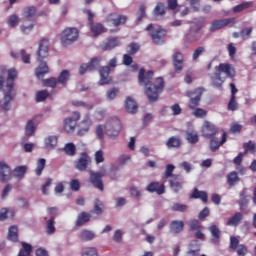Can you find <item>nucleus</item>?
<instances>
[{
	"mask_svg": "<svg viewBox=\"0 0 256 256\" xmlns=\"http://www.w3.org/2000/svg\"><path fill=\"white\" fill-rule=\"evenodd\" d=\"M153 75H155L153 70H149L145 73L144 68H141L138 73L139 85H143L145 87V95L151 103L159 101V95H161V93H163V89H165V80L163 77H158L154 82H151Z\"/></svg>",
	"mask_w": 256,
	"mask_h": 256,
	"instance_id": "nucleus-1",
	"label": "nucleus"
},
{
	"mask_svg": "<svg viewBox=\"0 0 256 256\" xmlns=\"http://www.w3.org/2000/svg\"><path fill=\"white\" fill-rule=\"evenodd\" d=\"M219 134V128L215 124L205 121L202 126V137L210 139L209 147L212 153L219 151V148L225 144V130H222L221 137H215Z\"/></svg>",
	"mask_w": 256,
	"mask_h": 256,
	"instance_id": "nucleus-2",
	"label": "nucleus"
},
{
	"mask_svg": "<svg viewBox=\"0 0 256 256\" xmlns=\"http://www.w3.org/2000/svg\"><path fill=\"white\" fill-rule=\"evenodd\" d=\"M37 61L39 62L38 67L35 69V75L38 79H41L49 73V66L44 59L49 57V39L43 38L40 43L38 50L36 52Z\"/></svg>",
	"mask_w": 256,
	"mask_h": 256,
	"instance_id": "nucleus-3",
	"label": "nucleus"
},
{
	"mask_svg": "<svg viewBox=\"0 0 256 256\" xmlns=\"http://www.w3.org/2000/svg\"><path fill=\"white\" fill-rule=\"evenodd\" d=\"M17 69L10 68L7 72L6 86L3 90L4 97L0 100V107L4 111L11 109V101H13V88L15 87V79H17Z\"/></svg>",
	"mask_w": 256,
	"mask_h": 256,
	"instance_id": "nucleus-4",
	"label": "nucleus"
},
{
	"mask_svg": "<svg viewBox=\"0 0 256 256\" xmlns=\"http://www.w3.org/2000/svg\"><path fill=\"white\" fill-rule=\"evenodd\" d=\"M223 75H225V64L221 63L219 66L215 67V73L211 76L212 87L220 90L223 89V83H225Z\"/></svg>",
	"mask_w": 256,
	"mask_h": 256,
	"instance_id": "nucleus-5",
	"label": "nucleus"
},
{
	"mask_svg": "<svg viewBox=\"0 0 256 256\" xmlns=\"http://www.w3.org/2000/svg\"><path fill=\"white\" fill-rule=\"evenodd\" d=\"M79 39V30L77 28H66L61 34V43L64 47L75 43Z\"/></svg>",
	"mask_w": 256,
	"mask_h": 256,
	"instance_id": "nucleus-6",
	"label": "nucleus"
},
{
	"mask_svg": "<svg viewBox=\"0 0 256 256\" xmlns=\"http://www.w3.org/2000/svg\"><path fill=\"white\" fill-rule=\"evenodd\" d=\"M146 31H150V37L155 45H163L165 43V36L167 31L165 29H153V24H149L146 27Z\"/></svg>",
	"mask_w": 256,
	"mask_h": 256,
	"instance_id": "nucleus-7",
	"label": "nucleus"
},
{
	"mask_svg": "<svg viewBox=\"0 0 256 256\" xmlns=\"http://www.w3.org/2000/svg\"><path fill=\"white\" fill-rule=\"evenodd\" d=\"M105 133L108 135V137H117L119 136V133H121V120L115 118L112 120H109L105 126Z\"/></svg>",
	"mask_w": 256,
	"mask_h": 256,
	"instance_id": "nucleus-8",
	"label": "nucleus"
},
{
	"mask_svg": "<svg viewBox=\"0 0 256 256\" xmlns=\"http://www.w3.org/2000/svg\"><path fill=\"white\" fill-rule=\"evenodd\" d=\"M106 23L110 25V27H119L127 23V16L121 15L117 12L110 13L106 17Z\"/></svg>",
	"mask_w": 256,
	"mask_h": 256,
	"instance_id": "nucleus-9",
	"label": "nucleus"
},
{
	"mask_svg": "<svg viewBox=\"0 0 256 256\" xmlns=\"http://www.w3.org/2000/svg\"><path fill=\"white\" fill-rule=\"evenodd\" d=\"M101 61H103V58L94 57L88 64H82L79 68L80 75H85L87 71H95V69H99Z\"/></svg>",
	"mask_w": 256,
	"mask_h": 256,
	"instance_id": "nucleus-10",
	"label": "nucleus"
},
{
	"mask_svg": "<svg viewBox=\"0 0 256 256\" xmlns=\"http://www.w3.org/2000/svg\"><path fill=\"white\" fill-rule=\"evenodd\" d=\"M119 45H121L119 37L109 36L99 45V47L101 51H113V49L119 47Z\"/></svg>",
	"mask_w": 256,
	"mask_h": 256,
	"instance_id": "nucleus-11",
	"label": "nucleus"
},
{
	"mask_svg": "<svg viewBox=\"0 0 256 256\" xmlns=\"http://www.w3.org/2000/svg\"><path fill=\"white\" fill-rule=\"evenodd\" d=\"M205 93V88L199 87L193 92H187L188 97H190V109H195V107H199V103L201 101V97Z\"/></svg>",
	"mask_w": 256,
	"mask_h": 256,
	"instance_id": "nucleus-12",
	"label": "nucleus"
},
{
	"mask_svg": "<svg viewBox=\"0 0 256 256\" xmlns=\"http://www.w3.org/2000/svg\"><path fill=\"white\" fill-rule=\"evenodd\" d=\"M89 163H91V157L87 152H82L78 160L74 162V167L78 171H87V167H89Z\"/></svg>",
	"mask_w": 256,
	"mask_h": 256,
	"instance_id": "nucleus-13",
	"label": "nucleus"
},
{
	"mask_svg": "<svg viewBox=\"0 0 256 256\" xmlns=\"http://www.w3.org/2000/svg\"><path fill=\"white\" fill-rule=\"evenodd\" d=\"M90 183H92L95 189L104 191L105 186L103 185V174L101 172H90Z\"/></svg>",
	"mask_w": 256,
	"mask_h": 256,
	"instance_id": "nucleus-14",
	"label": "nucleus"
},
{
	"mask_svg": "<svg viewBox=\"0 0 256 256\" xmlns=\"http://www.w3.org/2000/svg\"><path fill=\"white\" fill-rule=\"evenodd\" d=\"M184 61H185V58L183 56V53L175 52L172 55V63H173L175 73H181V71H183Z\"/></svg>",
	"mask_w": 256,
	"mask_h": 256,
	"instance_id": "nucleus-15",
	"label": "nucleus"
},
{
	"mask_svg": "<svg viewBox=\"0 0 256 256\" xmlns=\"http://www.w3.org/2000/svg\"><path fill=\"white\" fill-rule=\"evenodd\" d=\"M170 183V189L174 191V193H179L181 189H183V183H184V178L181 175H174L172 178L169 180Z\"/></svg>",
	"mask_w": 256,
	"mask_h": 256,
	"instance_id": "nucleus-16",
	"label": "nucleus"
},
{
	"mask_svg": "<svg viewBox=\"0 0 256 256\" xmlns=\"http://www.w3.org/2000/svg\"><path fill=\"white\" fill-rule=\"evenodd\" d=\"M11 179V167L5 162H0V181L5 183Z\"/></svg>",
	"mask_w": 256,
	"mask_h": 256,
	"instance_id": "nucleus-17",
	"label": "nucleus"
},
{
	"mask_svg": "<svg viewBox=\"0 0 256 256\" xmlns=\"http://www.w3.org/2000/svg\"><path fill=\"white\" fill-rule=\"evenodd\" d=\"M100 73V85H109L111 83L112 79L111 76H109V73H111V69L109 67L102 66L99 70Z\"/></svg>",
	"mask_w": 256,
	"mask_h": 256,
	"instance_id": "nucleus-18",
	"label": "nucleus"
},
{
	"mask_svg": "<svg viewBox=\"0 0 256 256\" xmlns=\"http://www.w3.org/2000/svg\"><path fill=\"white\" fill-rule=\"evenodd\" d=\"M209 231L211 233L210 243L219 245V242L221 241V230H219V227H217V225H212L209 227Z\"/></svg>",
	"mask_w": 256,
	"mask_h": 256,
	"instance_id": "nucleus-19",
	"label": "nucleus"
},
{
	"mask_svg": "<svg viewBox=\"0 0 256 256\" xmlns=\"http://www.w3.org/2000/svg\"><path fill=\"white\" fill-rule=\"evenodd\" d=\"M183 229H185V223L182 220H174L170 222V225H169L170 233H174L175 235H178V233H181Z\"/></svg>",
	"mask_w": 256,
	"mask_h": 256,
	"instance_id": "nucleus-20",
	"label": "nucleus"
},
{
	"mask_svg": "<svg viewBox=\"0 0 256 256\" xmlns=\"http://www.w3.org/2000/svg\"><path fill=\"white\" fill-rule=\"evenodd\" d=\"M89 127H91V117L87 114L81 122V127L77 132V135L83 137L86 133H89Z\"/></svg>",
	"mask_w": 256,
	"mask_h": 256,
	"instance_id": "nucleus-21",
	"label": "nucleus"
},
{
	"mask_svg": "<svg viewBox=\"0 0 256 256\" xmlns=\"http://www.w3.org/2000/svg\"><path fill=\"white\" fill-rule=\"evenodd\" d=\"M146 191L163 195V193H165V184L159 185V182H152L146 187Z\"/></svg>",
	"mask_w": 256,
	"mask_h": 256,
	"instance_id": "nucleus-22",
	"label": "nucleus"
},
{
	"mask_svg": "<svg viewBox=\"0 0 256 256\" xmlns=\"http://www.w3.org/2000/svg\"><path fill=\"white\" fill-rule=\"evenodd\" d=\"M189 199H201L202 203L209 201V195L206 191H200L198 188H194L193 192L189 195Z\"/></svg>",
	"mask_w": 256,
	"mask_h": 256,
	"instance_id": "nucleus-23",
	"label": "nucleus"
},
{
	"mask_svg": "<svg viewBox=\"0 0 256 256\" xmlns=\"http://www.w3.org/2000/svg\"><path fill=\"white\" fill-rule=\"evenodd\" d=\"M23 15L26 21H35V17L37 15V8L35 6H28L24 8Z\"/></svg>",
	"mask_w": 256,
	"mask_h": 256,
	"instance_id": "nucleus-24",
	"label": "nucleus"
},
{
	"mask_svg": "<svg viewBox=\"0 0 256 256\" xmlns=\"http://www.w3.org/2000/svg\"><path fill=\"white\" fill-rule=\"evenodd\" d=\"M58 81V85H62V87H66L67 83H69V79H71V73L69 70H62L56 78Z\"/></svg>",
	"mask_w": 256,
	"mask_h": 256,
	"instance_id": "nucleus-25",
	"label": "nucleus"
},
{
	"mask_svg": "<svg viewBox=\"0 0 256 256\" xmlns=\"http://www.w3.org/2000/svg\"><path fill=\"white\" fill-rule=\"evenodd\" d=\"M91 221V214L87 212H81L75 222L76 227H83L85 223H89Z\"/></svg>",
	"mask_w": 256,
	"mask_h": 256,
	"instance_id": "nucleus-26",
	"label": "nucleus"
},
{
	"mask_svg": "<svg viewBox=\"0 0 256 256\" xmlns=\"http://www.w3.org/2000/svg\"><path fill=\"white\" fill-rule=\"evenodd\" d=\"M125 109L127 113H132V114L137 113L138 111L137 102L133 100V98L127 97L125 102Z\"/></svg>",
	"mask_w": 256,
	"mask_h": 256,
	"instance_id": "nucleus-27",
	"label": "nucleus"
},
{
	"mask_svg": "<svg viewBox=\"0 0 256 256\" xmlns=\"http://www.w3.org/2000/svg\"><path fill=\"white\" fill-rule=\"evenodd\" d=\"M167 149H179L181 147V139L177 136L170 137L165 143Z\"/></svg>",
	"mask_w": 256,
	"mask_h": 256,
	"instance_id": "nucleus-28",
	"label": "nucleus"
},
{
	"mask_svg": "<svg viewBox=\"0 0 256 256\" xmlns=\"http://www.w3.org/2000/svg\"><path fill=\"white\" fill-rule=\"evenodd\" d=\"M7 239L13 243H17L19 241V229L17 226H11L9 228Z\"/></svg>",
	"mask_w": 256,
	"mask_h": 256,
	"instance_id": "nucleus-29",
	"label": "nucleus"
},
{
	"mask_svg": "<svg viewBox=\"0 0 256 256\" xmlns=\"http://www.w3.org/2000/svg\"><path fill=\"white\" fill-rule=\"evenodd\" d=\"M62 151H64L68 157H75V155H77V147L73 142L65 144Z\"/></svg>",
	"mask_w": 256,
	"mask_h": 256,
	"instance_id": "nucleus-30",
	"label": "nucleus"
},
{
	"mask_svg": "<svg viewBox=\"0 0 256 256\" xmlns=\"http://www.w3.org/2000/svg\"><path fill=\"white\" fill-rule=\"evenodd\" d=\"M241 221H243V214L241 212H236L233 217L228 220L227 225L230 227H237Z\"/></svg>",
	"mask_w": 256,
	"mask_h": 256,
	"instance_id": "nucleus-31",
	"label": "nucleus"
},
{
	"mask_svg": "<svg viewBox=\"0 0 256 256\" xmlns=\"http://www.w3.org/2000/svg\"><path fill=\"white\" fill-rule=\"evenodd\" d=\"M75 127H77V121L73 120V118H66L64 120V130L67 133H73L75 131Z\"/></svg>",
	"mask_w": 256,
	"mask_h": 256,
	"instance_id": "nucleus-32",
	"label": "nucleus"
},
{
	"mask_svg": "<svg viewBox=\"0 0 256 256\" xmlns=\"http://www.w3.org/2000/svg\"><path fill=\"white\" fill-rule=\"evenodd\" d=\"M103 211H105V205L99 199H96L94 202V208L90 211V213H94V215H103Z\"/></svg>",
	"mask_w": 256,
	"mask_h": 256,
	"instance_id": "nucleus-33",
	"label": "nucleus"
},
{
	"mask_svg": "<svg viewBox=\"0 0 256 256\" xmlns=\"http://www.w3.org/2000/svg\"><path fill=\"white\" fill-rule=\"evenodd\" d=\"M240 181L241 178H239V174L237 172L233 171L227 174V183L230 187H234V185H237Z\"/></svg>",
	"mask_w": 256,
	"mask_h": 256,
	"instance_id": "nucleus-34",
	"label": "nucleus"
},
{
	"mask_svg": "<svg viewBox=\"0 0 256 256\" xmlns=\"http://www.w3.org/2000/svg\"><path fill=\"white\" fill-rule=\"evenodd\" d=\"M186 141L191 144L199 143V134L195 130L186 131Z\"/></svg>",
	"mask_w": 256,
	"mask_h": 256,
	"instance_id": "nucleus-35",
	"label": "nucleus"
},
{
	"mask_svg": "<svg viewBox=\"0 0 256 256\" xmlns=\"http://www.w3.org/2000/svg\"><path fill=\"white\" fill-rule=\"evenodd\" d=\"M90 29L95 37H99L102 33H105V26L101 23H92L90 24Z\"/></svg>",
	"mask_w": 256,
	"mask_h": 256,
	"instance_id": "nucleus-36",
	"label": "nucleus"
},
{
	"mask_svg": "<svg viewBox=\"0 0 256 256\" xmlns=\"http://www.w3.org/2000/svg\"><path fill=\"white\" fill-rule=\"evenodd\" d=\"M81 241H93L95 239V232L91 230H82L79 234Z\"/></svg>",
	"mask_w": 256,
	"mask_h": 256,
	"instance_id": "nucleus-37",
	"label": "nucleus"
},
{
	"mask_svg": "<svg viewBox=\"0 0 256 256\" xmlns=\"http://www.w3.org/2000/svg\"><path fill=\"white\" fill-rule=\"evenodd\" d=\"M22 249H20L18 256H31V252L33 251V246L31 244L22 242Z\"/></svg>",
	"mask_w": 256,
	"mask_h": 256,
	"instance_id": "nucleus-38",
	"label": "nucleus"
},
{
	"mask_svg": "<svg viewBox=\"0 0 256 256\" xmlns=\"http://www.w3.org/2000/svg\"><path fill=\"white\" fill-rule=\"evenodd\" d=\"M15 217V212L11 209L2 208L0 210V221H5V219H13Z\"/></svg>",
	"mask_w": 256,
	"mask_h": 256,
	"instance_id": "nucleus-39",
	"label": "nucleus"
},
{
	"mask_svg": "<svg viewBox=\"0 0 256 256\" xmlns=\"http://www.w3.org/2000/svg\"><path fill=\"white\" fill-rule=\"evenodd\" d=\"M243 149H244V153L245 155H247V153H252V155H255L256 153V144L253 143V141L249 140L248 142H245L243 144Z\"/></svg>",
	"mask_w": 256,
	"mask_h": 256,
	"instance_id": "nucleus-40",
	"label": "nucleus"
},
{
	"mask_svg": "<svg viewBox=\"0 0 256 256\" xmlns=\"http://www.w3.org/2000/svg\"><path fill=\"white\" fill-rule=\"evenodd\" d=\"M175 171V165L173 164H168L166 166V170L165 172L162 174V179H172L173 177H175V175L177 174H173V172Z\"/></svg>",
	"mask_w": 256,
	"mask_h": 256,
	"instance_id": "nucleus-41",
	"label": "nucleus"
},
{
	"mask_svg": "<svg viewBox=\"0 0 256 256\" xmlns=\"http://www.w3.org/2000/svg\"><path fill=\"white\" fill-rule=\"evenodd\" d=\"M223 27H225V20H214L209 31H211V33H215V31H219V29H223Z\"/></svg>",
	"mask_w": 256,
	"mask_h": 256,
	"instance_id": "nucleus-42",
	"label": "nucleus"
},
{
	"mask_svg": "<svg viewBox=\"0 0 256 256\" xmlns=\"http://www.w3.org/2000/svg\"><path fill=\"white\" fill-rule=\"evenodd\" d=\"M42 85L44 87H51V89H55V87H57V85H59V82H58L57 78L50 77V78L42 80Z\"/></svg>",
	"mask_w": 256,
	"mask_h": 256,
	"instance_id": "nucleus-43",
	"label": "nucleus"
},
{
	"mask_svg": "<svg viewBox=\"0 0 256 256\" xmlns=\"http://www.w3.org/2000/svg\"><path fill=\"white\" fill-rule=\"evenodd\" d=\"M250 7H253V2H243L241 4H238L233 8L234 13H241V11H245L247 9H250Z\"/></svg>",
	"mask_w": 256,
	"mask_h": 256,
	"instance_id": "nucleus-44",
	"label": "nucleus"
},
{
	"mask_svg": "<svg viewBox=\"0 0 256 256\" xmlns=\"http://www.w3.org/2000/svg\"><path fill=\"white\" fill-rule=\"evenodd\" d=\"M146 10L147 8L145 7V5H140L139 10L136 13V21L138 23H141V21H143V19L147 17Z\"/></svg>",
	"mask_w": 256,
	"mask_h": 256,
	"instance_id": "nucleus-45",
	"label": "nucleus"
},
{
	"mask_svg": "<svg viewBox=\"0 0 256 256\" xmlns=\"http://www.w3.org/2000/svg\"><path fill=\"white\" fill-rule=\"evenodd\" d=\"M25 133L28 137H33L35 135V122L29 120L25 126Z\"/></svg>",
	"mask_w": 256,
	"mask_h": 256,
	"instance_id": "nucleus-46",
	"label": "nucleus"
},
{
	"mask_svg": "<svg viewBox=\"0 0 256 256\" xmlns=\"http://www.w3.org/2000/svg\"><path fill=\"white\" fill-rule=\"evenodd\" d=\"M73 107H83L84 109H87V111H91L95 105L88 104L87 102L81 101V100H74L72 101Z\"/></svg>",
	"mask_w": 256,
	"mask_h": 256,
	"instance_id": "nucleus-47",
	"label": "nucleus"
},
{
	"mask_svg": "<svg viewBox=\"0 0 256 256\" xmlns=\"http://www.w3.org/2000/svg\"><path fill=\"white\" fill-rule=\"evenodd\" d=\"M47 163V160H45V158H40L37 161V167L35 170L36 175H38V177L43 173V169H45V165Z\"/></svg>",
	"mask_w": 256,
	"mask_h": 256,
	"instance_id": "nucleus-48",
	"label": "nucleus"
},
{
	"mask_svg": "<svg viewBox=\"0 0 256 256\" xmlns=\"http://www.w3.org/2000/svg\"><path fill=\"white\" fill-rule=\"evenodd\" d=\"M227 51H228L231 61H237L236 56H235L237 54V48L235 47L234 43L231 42L228 44Z\"/></svg>",
	"mask_w": 256,
	"mask_h": 256,
	"instance_id": "nucleus-49",
	"label": "nucleus"
},
{
	"mask_svg": "<svg viewBox=\"0 0 256 256\" xmlns=\"http://www.w3.org/2000/svg\"><path fill=\"white\" fill-rule=\"evenodd\" d=\"M228 111H237L239 109V103H237V97L231 96L227 106Z\"/></svg>",
	"mask_w": 256,
	"mask_h": 256,
	"instance_id": "nucleus-50",
	"label": "nucleus"
},
{
	"mask_svg": "<svg viewBox=\"0 0 256 256\" xmlns=\"http://www.w3.org/2000/svg\"><path fill=\"white\" fill-rule=\"evenodd\" d=\"M26 173H27V166H18L14 169V175L15 177H18V179H23Z\"/></svg>",
	"mask_w": 256,
	"mask_h": 256,
	"instance_id": "nucleus-51",
	"label": "nucleus"
},
{
	"mask_svg": "<svg viewBox=\"0 0 256 256\" xmlns=\"http://www.w3.org/2000/svg\"><path fill=\"white\" fill-rule=\"evenodd\" d=\"M47 97H49V91L47 90L38 91L36 93V103H42L43 101H46Z\"/></svg>",
	"mask_w": 256,
	"mask_h": 256,
	"instance_id": "nucleus-52",
	"label": "nucleus"
},
{
	"mask_svg": "<svg viewBox=\"0 0 256 256\" xmlns=\"http://www.w3.org/2000/svg\"><path fill=\"white\" fill-rule=\"evenodd\" d=\"M46 231L48 235H53V233H55V216H51V218L48 220Z\"/></svg>",
	"mask_w": 256,
	"mask_h": 256,
	"instance_id": "nucleus-53",
	"label": "nucleus"
},
{
	"mask_svg": "<svg viewBox=\"0 0 256 256\" xmlns=\"http://www.w3.org/2000/svg\"><path fill=\"white\" fill-rule=\"evenodd\" d=\"M47 149H55L57 147V137L56 136H49L45 140Z\"/></svg>",
	"mask_w": 256,
	"mask_h": 256,
	"instance_id": "nucleus-54",
	"label": "nucleus"
},
{
	"mask_svg": "<svg viewBox=\"0 0 256 256\" xmlns=\"http://www.w3.org/2000/svg\"><path fill=\"white\" fill-rule=\"evenodd\" d=\"M189 209V206L181 203H173L171 211H178L179 213H185Z\"/></svg>",
	"mask_w": 256,
	"mask_h": 256,
	"instance_id": "nucleus-55",
	"label": "nucleus"
},
{
	"mask_svg": "<svg viewBox=\"0 0 256 256\" xmlns=\"http://www.w3.org/2000/svg\"><path fill=\"white\" fill-rule=\"evenodd\" d=\"M247 197H249L247 195V190L246 189H243L241 192H240V199L238 201L240 207H245V205H247V203H249V200H247Z\"/></svg>",
	"mask_w": 256,
	"mask_h": 256,
	"instance_id": "nucleus-56",
	"label": "nucleus"
},
{
	"mask_svg": "<svg viewBox=\"0 0 256 256\" xmlns=\"http://www.w3.org/2000/svg\"><path fill=\"white\" fill-rule=\"evenodd\" d=\"M225 73L227 75V77H230V79H233V77H235V75H237V72L235 71V67H233V65L226 63L225 64Z\"/></svg>",
	"mask_w": 256,
	"mask_h": 256,
	"instance_id": "nucleus-57",
	"label": "nucleus"
},
{
	"mask_svg": "<svg viewBox=\"0 0 256 256\" xmlns=\"http://www.w3.org/2000/svg\"><path fill=\"white\" fill-rule=\"evenodd\" d=\"M82 256H98L97 249L93 247H85L81 252Z\"/></svg>",
	"mask_w": 256,
	"mask_h": 256,
	"instance_id": "nucleus-58",
	"label": "nucleus"
},
{
	"mask_svg": "<svg viewBox=\"0 0 256 256\" xmlns=\"http://www.w3.org/2000/svg\"><path fill=\"white\" fill-rule=\"evenodd\" d=\"M205 53V47H197L192 54V61H197Z\"/></svg>",
	"mask_w": 256,
	"mask_h": 256,
	"instance_id": "nucleus-59",
	"label": "nucleus"
},
{
	"mask_svg": "<svg viewBox=\"0 0 256 256\" xmlns=\"http://www.w3.org/2000/svg\"><path fill=\"white\" fill-rule=\"evenodd\" d=\"M139 49L140 46L136 42H132L127 46V53H129V55H135Z\"/></svg>",
	"mask_w": 256,
	"mask_h": 256,
	"instance_id": "nucleus-60",
	"label": "nucleus"
},
{
	"mask_svg": "<svg viewBox=\"0 0 256 256\" xmlns=\"http://www.w3.org/2000/svg\"><path fill=\"white\" fill-rule=\"evenodd\" d=\"M189 229H190V231H197L199 229H203V225H201L199 220L193 219L189 223Z\"/></svg>",
	"mask_w": 256,
	"mask_h": 256,
	"instance_id": "nucleus-61",
	"label": "nucleus"
},
{
	"mask_svg": "<svg viewBox=\"0 0 256 256\" xmlns=\"http://www.w3.org/2000/svg\"><path fill=\"white\" fill-rule=\"evenodd\" d=\"M251 33H253V27L244 28L240 31V37L242 39H249L251 37Z\"/></svg>",
	"mask_w": 256,
	"mask_h": 256,
	"instance_id": "nucleus-62",
	"label": "nucleus"
},
{
	"mask_svg": "<svg viewBox=\"0 0 256 256\" xmlns=\"http://www.w3.org/2000/svg\"><path fill=\"white\" fill-rule=\"evenodd\" d=\"M165 4L158 3L154 8V15H165Z\"/></svg>",
	"mask_w": 256,
	"mask_h": 256,
	"instance_id": "nucleus-63",
	"label": "nucleus"
},
{
	"mask_svg": "<svg viewBox=\"0 0 256 256\" xmlns=\"http://www.w3.org/2000/svg\"><path fill=\"white\" fill-rule=\"evenodd\" d=\"M237 247H239V238H237L235 236H231L230 237V249H232V251H236Z\"/></svg>",
	"mask_w": 256,
	"mask_h": 256,
	"instance_id": "nucleus-64",
	"label": "nucleus"
}]
</instances>
